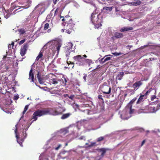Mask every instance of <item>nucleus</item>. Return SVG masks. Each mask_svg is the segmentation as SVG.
Segmentation results:
<instances>
[{"instance_id": "nucleus-32", "label": "nucleus", "mask_w": 160, "mask_h": 160, "mask_svg": "<svg viewBox=\"0 0 160 160\" xmlns=\"http://www.w3.org/2000/svg\"><path fill=\"white\" fill-rule=\"evenodd\" d=\"M49 26V24L48 23H47L45 24L44 27V30H47Z\"/></svg>"}, {"instance_id": "nucleus-54", "label": "nucleus", "mask_w": 160, "mask_h": 160, "mask_svg": "<svg viewBox=\"0 0 160 160\" xmlns=\"http://www.w3.org/2000/svg\"><path fill=\"white\" fill-rule=\"evenodd\" d=\"M15 127H16V129L15 131V133H16L17 132V125H15Z\"/></svg>"}, {"instance_id": "nucleus-51", "label": "nucleus", "mask_w": 160, "mask_h": 160, "mask_svg": "<svg viewBox=\"0 0 160 160\" xmlns=\"http://www.w3.org/2000/svg\"><path fill=\"white\" fill-rule=\"evenodd\" d=\"M59 0H53V2L54 4H56L57 3V2Z\"/></svg>"}, {"instance_id": "nucleus-26", "label": "nucleus", "mask_w": 160, "mask_h": 160, "mask_svg": "<svg viewBox=\"0 0 160 160\" xmlns=\"http://www.w3.org/2000/svg\"><path fill=\"white\" fill-rule=\"evenodd\" d=\"M98 98L99 99V101L101 102H104V100L102 98V95H99L98 96Z\"/></svg>"}, {"instance_id": "nucleus-11", "label": "nucleus", "mask_w": 160, "mask_h": 160, "mask_svg": "<svg viewBox=\"0 0 160 160\" xmlns=\"http://www.w3.org/2000/svg\"><path fill=\"white\" fill-rule=\"evenodd\" d=\"M37 77L38 81L39 83L41 84H43L44 83V82L43 80V79L41 77V74L40 72L38 71V73L37 74Z\"/></svg>"}, {"instance_id": "nucleus-27", "label": "nucleus", "mask_w": 160, "mask_h": 160, "mask_svg": "<svg viewBox=\"0 0 160 160\" xmlns=\"http://www.w3.org/2000/svg\"><path fill=\"white\" fill-rule=\"evenodd\" d=\"M152 88H150V89H149L144 94V95H145V96L147 98V96L148 95V94L150 93V92H151V91L152 90Z\"/></svg>"}, {"instance_id": "nucleus-1", "label": "nucleus", "mask_w": 160, "mask_h": 160, "mask_svg": "<svg viewBox=\"0 0 160 160\" xmlns=\"http://www.w3.org/2000/svg\"><path fill=\"white\" fill-rule=\"evenodd\" d=\"M63 18L62 20L64 22V26L73 29L74 30H75V23L73 21V20L71 18L68 16H66L65 17H61V18Z\"/></svg>"}, {"instance_id": "nucleus-22", "label": "nucleus", "mask_w": 160, "mask_h": 160, "mask_svg": "<svg viewBox=\"0 0 160 160\" xmlns=\"http://www.w3.org/2000/svg\"><path fill=\"white\" fill-rule=\"evenodd\" d=\"M107 150H108V149L105 148H101L99 149L100 151L101 152V156L102 157H103L105 154Z\"/></svg>"}, {"instance_id": "nucleus-4", "label": "nucleus", "mask_w": 160, "mask_h": 160, "mask_svg": "<svg viewBox=\"0 0 160 160\" xmlns=\"http://www.w3.org/2000/svg\"><path fill=\"white\" fill-rule=\"evenodd\" d=\"M46 115L49 114L53 116H57L61 114L62 112H58L56 109L51 108H45Z\"/></svg>"}, {"instance_id": "nucleus-34", "label": "nucleus", "mask_w": 160, "mask_h": 160, "mask_svg": "<svg viewBox=\"0 0 160 160\" xmlns=\"http://www.w3.org/2000/svg\"><path fill=\"white\" fill-rule=\"evenodd\" d=\"M132 106H131L130 108L129 113L131 114H132L134 112V109H132Z\"/></svg>"}, {"instance_id": "nucleus-64", "label": "nucleus", "mask_w": 160, "mask_h": 160, "mask_svg": "<svg viewBox=\"0 0 160 160\" xmlns=\"http://www.w3.org/2000/svg\"><path fill=\"white\" fill-rule=\"evenodd\" d=\"M68 145V143H66L65 144V146H66Z\"/></svg>"}, {"instance_id": "nucleus-43", "label": "nucleus", "mask_w": 160, "mask_h": 160, "mask_svg": "<svg viewBox=\"0 0 160 160\" xmlns=\"http://www.w3.org/2000/svg\"><path fill=\"white\" fill-rule=\"evenodd\" d=\"M25 39H23L22 40H21L19 42V44L20 45H21L23 43H24V42H25Z\"/></svg>"}, {"instance_id": "nucleus-28", "label": "nucleus", "mask_w": 160, "mask_h": 160, "mask_svg": "<svg viewBox=\"0 0 160 160\" xmlns=\"http://www.w3.org/2000/svg\"><path fill=\"white\" fill-rule=\"evenodd\" d=\"M104 139V138L103 137H100L97 139V142H100L103 141Z\"/></svg>"}, {"instance_id": "nucleus-41", "label": "nucleus", "mask_w": 160, "mask_h": 160, "mask_svg": "<svg viewBox=\"0 0 160 160\" xmlns=\"http://www.w3.org/2000/svg\"><path fill=\"white\" fill-rule=\"evenodd\" d=\"M121 117L124 120H127L129 118L127 117L125 118V117H123V114L121 115Z\"/></svg>"}, {"instance_id": "nucleus-47", "label": "nucleus", "mask_w": 160, "mask_h": 160, "mask_svg": "<svg viewBox=\"0 0 160 160\" xmlns=\"http://www.w3.org/2000/svg\"><path fill=\"white\" fill-rule=\"evenodd\" d=\"M70 52H66V56L67 57H68L69 55H70Z\"/></svg>"}, {"instance_id": "nucleus-33", "label": "nucleus", "mask_w": 160, "mask_h": 160, "mask_svg": "<svg viewBox=\"0 0 160 160\" xmlns=\"http://www.w3.org/2000/svg\"><path fill=\"white\" fill-rule=\"evenodd\" d=\"M137 98H133L129 102V104H132L133 103H134L137 100Z\"/></svg>"}, {"instance_id": "nucleus-56", "label": "nucleus", "mask_w": 160, "mask_h": 160, "mask_svg": "<svg viewBox=\"0 0 160 160\" xmlns=\"http://www.w3.org/2000/svg\"><path fill=\"white\" fill-rule=\"evenodd\" d=\"M10 16V15L9 14H7V15H6L5 17L6 18H8Z\"/></svg>"}, {"instance_id": "nucleus-39", "label": "nucleus", "mask_w": 160, "mask_h": 160, "mask_svg": "<svg viewBox=\"0 0 160 160\" xmlns=\"http://www.w3.org/2000/svg\"><path fill=\"white\" fill-rule=\"evenodd\" d=\"M52 11L51 12H50V14H49L47 17V18H51L52 16Z\"/></svg>"}, {"instance_id": "nucleus-24", "label": "nucleus", "mask_w": 160, "mask_h": 160, "mask_svg": "<svg viewBox=\"0 0 160 160\" xmlns=\"http://www.w3.org/2000/svg\"><path fill=\"white\" fill-rule=\"evenodd\" d=\"M16 138H17V142L21 146H22V142L23 141V139H21V140H20L19 142L18 140V139L19 138V137L17 135H16Z\"/></svg>"}, {"instance_id": "nucleus-50", "label": "nucleus", "mask_w": 160, "mask_h": 160, "mask_svg": "<svg viewBox=\"0 0 160 160\" xmlns=\"http://www.w3.org/2000/svg\"><path fill=\"white\" fill-rule=\"evenodd\" d=\"M138 130L141 132H142L144 131V130L142 128H140Z\"/></svg>"}, {"instance_id": "nucleus-45", "label": "nucleus", "mask_w": 160, "mask_h": 160, "mask_svg": "<svg viewBox=\"0 0 160 160\" xmlns=\"http://www.w3.org/2000/svg\"><path fill=\"white\" fill-rule=\"evenodd\" d=\"M156 98V96L155 95H152L151 96V100L152 101H153V100H154V99H155Z\"/></svg>"}, {"instance_id": "nucleus-15", "label": "nucleus", "mask_w": 160, "mask_h": 160, "mask_svg": "<svg viewBox=\"0 0 160 160\" xmlns=\"http://www.w3.org/2000/svg\"><path fill=\"white\" fill-rule=\"evenodd\" d=\"M124 75V74L123 72H119L116 77V79L119 80H121Z\"/></svg>"}, {"instance_id": "nucleus-17", "label": "nucleus", "mask_w": 160, "mask_h": 160, "mask_svg": "<svg viewBox=\"0 0 160 160\" xmlns=\"http://www.w3.org/2000/svg\"><path fill=\"white\" fill-rule=\"evenodd\" d=\"M133 29V28L132 27H130V28H128V27H123L122 28L120 31L121 32H124L125 31H127L130 30H132Z\"/></svg>"}, {"instance_id": "nucleus-42", "label": "nucleus", "mask_w": 160, "mask_h": 160, "mask_svg": "<svg viewBox=\"0 0 160 160\" xmlns=\"http://www.w3.org/2000/svg\"><path fill=\"white\" fill-rule=\"evenodd\" d=\"M58 8H57L56 10H55V12H54V16H55L57 14V13L58 11Z\"/></svg>"}, {"instance_id": "nucleus-40", "label": "nucleus", "mask_w": 160, "mask_h": 160, "mask_svg": "<svg viewBox=\"0 0 160 160\" xmlns=\"http://www.w3.org/2000/svg\"><path fill=\"white\" fill-rule=\"evenodd\" d=\"M87 77V74H83V79H84L85 81H86V78Z\"/></svg>"}, {"instance_id": "nucleus-35", "label": "nucleus", "mask_w": 160, "mask_h": 160, "mask_svg": "<svg viewBox=\"0 0 160 160\" xmlns=\"http://www.w3.org/2000/svg\"><path fill=\"white\" fill-rule=\"evenodd\" d=\"M112 54L116 56H119V55L122 54V53L121 52L118 53V52H112Z\"/></svg>"}, {"instance_id": "nucleus-55", "label": "nucleus", "mask_w": 160, "mask_h": 160, "mask_svg": "<svg viewBox=\"0 0 160 160\" xmlns=\"http://www.w3.org/2000/svg\"><path fill=\"white\" fill-rule=\"evenodd\" d=\"M157 108H158V110L160 109V104H158L157 106Z\"/></svg>"}, {"instance_id": "nucleus-2", "label": "nucleus", "mask_w": 160, "mask_h": 160, "mask_svg": "<svg viewBox=\"0 0 160 160\" xmlns=\"http://www.w3.org/2000/svg\"><path fill=\"white\" fill-rule=\"evenodd\" d=\"M76 63L79 66H83L85 64L86 59L82 57V55H77L73 57Z\"/></svg>"}, {"instance_id": "nucleus-21", "label": "nucleus", "mask_w": 160, "mask_h": 160, "mask_svg": "<svg viewBox=\"0 0 160 160\" xmlns=\"http://www.w3.org/2000/svg\"><path fill=\"white\" fill-rule=\"evenodd\" d=\"M115 37L117 38H122L123 35L122 33L116 32L114 34Z\"/></svg>"}, {"instance_id": "nucleus-18", "label": "nucleus", "mask_w": 160, "mask_h": 160, "mask_svg": "<svg viewBox=\"0 0 160 160\" xmlns=\"http://www.w3.org/2000/svg\"><path fill=\"white\" fill-rule=\"evenodd\" d=\"M59 81V80L56 78H53L50 80V82L51 84L52 83L54 85H56L58 83V81Z\"/></svg>"}, {"instance_id": "nucleus-62", "label": "nucleus", "mask_w": 160, "mask_h": 160, "mask_svg": "<svg viewBox=\"0 0 160 160\" xmlns=\"http://www.w3.org/2000/svg\"><path fill=\"white\" fill-rule=\"evenodd\" d=\"M51 31V29H49L48 30V33L50 32Z\"/></svg>"}, {"instance_id": "nucleus-7", "label": "nucleus", "mask_w": 160, "mask_h": 160, "mask_svg": "<svg viewBox=\"0 0 160 160\" xmlns=\"http://www.w3.org/2000/svg\"><path fill=\"white\" fill-rule=\"evenodd\" d=\"M146 98H147L145 95H142L141 94H140V95L136 102V104L138 105L143 102L144 100Z\"/></svg>"}, {"instance_id": "nucleus-53", "label": "nucleus", "mask_w": 160, "mask_h": 160, "mask_svg": "<svg viewBox=\"0 0 160 160\" xmlns=\"http://www.w3.org/2000/svg\"><path fill=\"white\" fill-rule=\"evenodd\" d=\"M155 59L156 60V59H155L154 58H150L149 59V61H152L153 60H155Z\"/></svg>"}, {"instance_id": "nucleus-46", "label": "nucleus", "mask_w": 160, "mask_h": 160, "mask_svg": "<svg viewBox=\"0 0 160 160\" xmlns=\"http://www.w3.org/2000/svg\"><path fill=\"white\" fill-rule=\"evenodd\" d=\"M5 68L6 69L4 70V72H6L8 71L9 67L8 66L5 65Z\"/></svg>"}, {"instance_id": "nucleus-29", "label": "nucleus", "mask_w": 160, "mask_h": 160, "mask_svg": "<svg viewBox=\"0 0 160 160\" xmlns=\"http://www.w3.org/2000/svg\"><path fill=\"white\" fill-rule=\"evenodd\" d=\"M28 107H29V105H26L25 106V107L24 108V110L22 112L23 115L24 114H25V113L26 112V111L28 109Z\"/></svg>"}, {"instance_id": "nucleus-36", "label": "nucleus", "mask_w": 160, "mask_h": 160, "mask_svg": "<svg viewBox=\"0 0 160 160\" xmlns=\"http://www.w3.org/2000/svg\"><path fill=\"white\" fill-rule=\"evenodd\" d=\"M65 95L66 96H67L68 97L71 99V100H73L74 97V95H71L70 96H68V94H66Z\"/></svg>"}, {"instance_id": "nucleus-12", "label": "nucleus", "mask_w": 160, "mask_h": 160, "mask_svg": "<svg viewBox=\"0 0 160 160\" xmlns=\"http://www.w3.org/2000/svg\"><path fill=\"white\" fill-rule=\"evenodd\" d=\"M62 30H63V32L65 30V32L68 34H71L73 32L75 31L73 29L70 28H69L66 26H64V29H63Z\"/></svg>"}, {"instance_id": "nucleus-48", "label": "nucleus", "mask_w": 160, "mask_h": 160, "mask_svg": "<svg viewBox=\"0 0 160 160\" xmlns=\"http://www.w3.org/2000/svg\"><path fill=\"white\" fill-rule=\"evenodd\" d=\"M145 142H146L145 140H144L142 142V143L141 145V147H142L144 145V144L145 143Z\"/></svg>"}, {"instance_id": "nucleus-20", "label": "nucleus", "mask_w": 160, "mask_h": 160, "mask_svg": "<svg viewBox=\"0 0 160 160\" xmlns=\"http://www.w3.org/2000/svg\"><path fill=\"white\" fill-rule=\"evenodd\" d=\"M71 115V114L70 113H66L64 114H63L61 118L62 119H65L68 118Z\"/></svg>"}, {"instance_id": "nucleus-60", "label": "nucleus", "mask_w": 160, "mask_h": 160, "mask_svg": "<svg viewBox=\"0 0 160 160\" xmlns=\"http://www.w3.org/2000/svg\"><path fill=\"white\" fill-rule=\"evenodd\" d=\"M106 56H111V57H112L113 56L112 55H110V54H109V55H106L104 56V57H106Z\"/></svg>"}, {"instance_id": "nucleus-58", "label": "nucleus", "mask_w": 160, "mask_h": 160, "mask_svg": "<svg viewBox=\"0 0 160 160\" xmlns=\"http://www.w3.org/2000/svg\"><path fill=\"white\" fill-rule=\"evenodd\" d=\"M61 146V145H59L58 147H57L56 148V150H58L59 148Z\"/></svg>"}, {"instance_id": "nucleus-63", "label": "nucleus", "mask_w": 160, "mask_h": 160, "mask_svg": "<svg viewBox=\"0 0 160 160\" xmlns=\"http://www.w3.org/2000/svg\"><path fill=\"white\" fill-rule=\"evenodd\" d=\"M8 48H11V44H10L8 45Z\"/></svg>"}, {"instance_id": "nucleus-3", "label": "nucleus", "mask_w": 160, "mask_h": 160, "mask_svg": "<svg viewBox=\"0 0 160 160\" xmlns=\"http://www.w3.org/2000/svg\"><path fill=\"white\" fill-rule=\"evenodd\" d=\"M44 115H46L45 108L42 110L38 109L33 113L32 118L33 119V120L32 122L35 121L37 119V117H40Z\"/></svg>"}, {"instance_id": "nucleus-19", "label": "nucleus", "mask_w": 160, "mask_h": 160, "mask_svg": "<svg viewBox=\"0 0 160 160\" xmlns=\"http://www.w3.org/2000/svg\"><path fill=\"white\" fill-rule=\"evenodd\" d=\"M43 56L42 52H40L39 53L38 55L36 57V61H38L40 59H41V60H43V58H42Z\"/></svg>"}, {"instance_id": "nucleus-57", "label": "nucleus", "mask_w": 160, "mask_h": 160, "mask_svg": "<svg viewBox=\"0 0 160 160\" xmlns=\"http://www.w3.org/2000/svg\"><path fill=\"white\" fill-rule=\"evenodd\" d=\"M116 60H113L112 61H111L110 62V63H113V62H116Z\"/></svg>"}, {"instance_id": "nucleus-31", "label": "nucleus", "mask_w": 160, "mask_h": 160, "mask_svg": "<svg viewBox=\"0 0 160 160\" xmlns=\"http://www.w3.org/2000/svg\"><path fill=\"white\" fill-rule=\"evenodd\" d=\"M112 7H105L103 8V9L106 10H109L110 11H111L112 10Z\"/></svg>"}, {"instance_id": "nucleus-30", "label": "nucleus", "mask_w": 160, "mask_h": 160, "mask_svg": "<svg viewBox=\"0 0 160 160\" xmlns=\"http://www.w3.org/2000/svg\"><path fill=\"white\" fill-rule=\"evenodd\" d=\"M19 32H20L21 35H22L26 31L23 29L22 28L18 30Z\"/></svg>"}, {"instance_id": "nucleus-8", "label": "nucleus", "mask_w": 160, "mask_h": 160, "mask_svg": "<svg viewBox=\"0 0 160 160\" xmlns=\"http://www.w3.org/2000/svg\"><path fill=\"white\" fill-rule=\"evenodd\" d=\"M95 18V16H94V14L93 13H92L91 16V20L92 21V23L93 24H95V22H96L95 20L94 19V18ZM101 24H95L94 28H95L98 29L99 28H100L101 26Z\"/></svg>"}, {"instance_id": "nucleus-10", "label": "nucleus", "mask_w": 160, "mask_h": 160, "mask_svg": "<svg viewBox=\"0 0 160 160\" xmlns=\"http://www.w3.org/2000/svg\"><path fill=\"white\" fill-rule=\"evenodd\" d=\"M158 110L157 106L155 107L154 106H150L148 107V110L150 113H155Z\"/></svg>"}, {"instance_id": "nucleus-5", "label": "nucleus", "mask_w": 160, "mask_h": 160, "mask_svg": "<svg viewBox=\"0 0 160 160\" xmlns=\"http://www.w3.org/2000/svg\"><path fill=\"white\" fill-rule=\"evenodd\" d=\"M100 89L101 91L104 93L109 94L111 93V87L108 85L103 84L100 87Z\"/></svg>"}, {"instance_id": "nucleus-16", "label": "nucleus", "mask_w": 160, "mask_h": 160, "mask_svg": "<svg viewBox=\"0 0 160 160\" xmlns=\"http://www.w3.org/2000/svg\"><path fill=\"white\" fill-rule=\"evenodd\" d=\"M33 69L31 68L29 73V79H30L31 78L32 79V81L33 82H34V74L32 73Z\"/></svg>"}, {"instance_id": "nucleus-37", "label": "nucleus", "mask_w": 160, "mask_h": 160, "mask_svg": "<svg viewBox=\"0 0 160 160\" xmlns=\"http://www.w3.org/2000/svg\"><path fill=\"white\" fill-rule=\"evenodd\" d=\"M96 144V143L95 142H91V144L89 145L88 146L89 147H92L94 146H95Z\"/></svg>"}, {"instance_id": "nucleus-44", "label": "nucleus", "mask_w": 160, "mask_h": 160, "mask_svg": "<svg viewBox=\"0 0 160 160\" xmlns=\"http://www.w3.org/2000/svg\"><path fill=\"white\" fill-rule=\"evenodd\" d=\"M141 3V2L140 1L138 0L135 2V4L136 5H139Z\"/></svg>"}, {"instance_id": "nucleus-38", "label": "nucleus", "mask_w": 160, "mask_h": 160, "mask_svg": "<svg viewBox=\"0 0 160 160\" xmlns=\"http://www.w3.org/2000/svg\"><path fill=\"white\" fill-rule=\"evenodd\" d=\"M63 78H64V81H63L62 83L63 84H64V85H65L66 83L67 82V81L65 77Z\"/></svg>"}, {"instance_id": "nucleus-59", "label": "nucleus", "mask_w": 160, "mask_h": 160, "mask_svg": "<svg viewBox=\"0 0 160 160\" xmlns=\"http://www.w3.org/2000/svg\"><path fill=\"white\" fill-rule=\"evenodd\" d=\"M14 42H12L11 43V46H12V47L14 45Z\"/></svg>"}, {"instance_id": "nucleus-6", "label": "nucleus", "mask_w": 160, "mask_h": 160, "mask_svg": "<svg viewBox=\"0 0 160 160\" xmlns=\"http://www.w3.org/2000/svg\"><path fill=\"white\" fill-rule=\"evenodd\" d=\"M28 46V45L27 43L23 45V47L20 50V54L22 56H24L26 53Z\"/></svg>"}, {"instance_id": "nucleus-49", "label": "nucleus", "mask_w": 160, "mask_h": 160, "mask_svg": "<svg viewBox=\"0 0 160 160\" xmlns=\"http://www.w3.org/2000/svg\"><path fill=\"white\" fill-rule=\"evenodd\" d=\"M19 98V96L18 95L14 96V99L17 100Z\"/></svg>"}, {"instance_id": "nucleus-13", "label": "nucleus", "mask_w": 160, "mask_h": 160, "mask_svg": "<svg viewBox=\"0 0 160 160\" xmlns=\"http://www.w3.org/2000/svg\"><path fill=\"white\" fill-rule=\"evenodd\" d=\"M31 3V1L30 0H28L26 2V4H25V5L22 6L21 7L25 9L28 8L30 7Z\"/></svg>"}, {"instance_id": "nucleus-9", "label": "nucleus", "mask_w": 160, "mask_h": 160, "mask_svg": "<svg viewBox=\"0 0 160 160\" xmlns=\"http://www.w3.org/2000/svg\"><path fill=\"white\" fill-rule=\"evenodd\" d=\"M142 83L141 81L137 82L133 85V87L134 90H137L139 87L142 84Z\"/></svg>"}, {"instance_id": "nucleus-14", "label": "nucleus", "mask_w": 160, "mask_h": 160, "mask_svg": "<svg viewBox=\"0 0 160 160\" xmlns=\"http://www.w3.org/2000/svg\"><path fill=\"white\" fill-rule=\"evenodd\" d=\"M31 3V1L30 0H28L26 2V4H25V5L22 6L21 7L25 9L28 8L30 7Z\"/></svg>"}, {"instance_id": "nucleus-23", "label": "nucleus", "mask_w": 160, "mask_h": 160, "mask_svg": "<svg viewBox=\"0 0 160 160\" xmlns=\"http://www.w3.org/2000/svg\"><path fill=\"white\" fill-rule=\"evenodd\" d=\"M104 57L102 58L101 59V61L102 62V63H104L105 62H106L107 61L110 60L111 59V58L110 57H108L106 58L105 59H104Z\"/></svg>"}, {"instance_id": "nucleus-52", "label": "nucleus", "mask_w": 160, "mask_h": 160, "mask_svg": "<svg viewBox=\"0 0 160 160\" xmlns=\"http://www.w3.org/2000/svg\"><path fill=\"white\" fill-rule=\"evenodd\" d=\"M85 138V137L83 136H82L79 138V139L80 140H82Z\"/></svg>"}, {"instance_id": "nucleus-25", "label": "nucleus", "mask_w": 160, "mask_h": 160, "mask_svg": "<svg viewBox=\"0 0 160 160\" xmlns=\"http://www.w3.org/2000/svg\"><path fill=\"white\" fill-rule=\"evenodd\" d=\"M61 44L59 43H58L56 46V49H57V51L58 53L59 52L60 49L61 47Z\"/></svg>"}, {"instance_id": "nucleus-61", "label": "nucleus", "mask_w": 160, "mask_h": 160, "mask_svg": "<svg viewBox=\"0 0 160 160\" xmlns=\"http://www.w3.org/2000/svg\"><path fill=\"white\" fill-rule=\"evenodd\" d=\"M82 57L83 58H87V56H86V55L85 54H84V55H82Z\"/></svg>"}]
</instances>
